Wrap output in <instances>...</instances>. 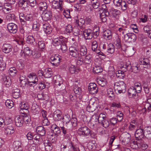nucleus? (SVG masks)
<instances>
[{
	"mask_svg": "<svg viewBox=\"0 0 151 151\" xmlns=\"http://www.w3.org/2000/svg\"><path fill=\"white\" fill-rule=\"evenodd\" d=\"M90 120L96 124H99L105 128L110 126L109 121L105 114L101 113L99 115L94 114L92 116Z\"/></svg>",
	"mask_w": 151,
	"mask_h": 151,
	"instance_id": "f257e3e1",
	"label": "nucleus"
},
{
	"mask_svg": "<svg viewBox=\"0 0 151 151\" xmlns=\"http://www.w3.org/2000/svg\"><path fill=\"white\" fill-rule=\"evenodd\" d=\"M14 121L16 126L20 127L22 126L24 124H27L31 122V118L26 115L24 116H17L15 117Z\"/></svg>",
	"mask_w": 151,
	"mask_h": 151,
	"instance_id": "f03ea898",
	"label": "nucleus"
},
{
	"mask_svg": "<svg viewBox=\"0 0 151 151\" xmlns=\"http://www.w3.org/2000/svg\"><path fill=\"white\" fill-rule=\"evenodd\" d=\"M126 84L123 81L116 82L114 84V88L117 90L118 93H125L126 92Z\"/></svg>",
	"mask_w": 151,
	"mask_h": 151,
	"instance_id": "7ed1b4c3",
	"label": "nucleus"
},
{
	"mask_svg": "<svg viewBox=\"0 0 151 151\" xmlns=\"http://www.w3.org/2000/svg\"><path fill=\"white\" fill-rule=\"evenodd\" d=\"M90 129L87 127L82 126L78 130V133L81 136L85 137L88 136L90 132Z\"/></svg>",
	"mask_w": 151,
	"mask_h": 151,
	"instance_id": "20e7f679",
	"label": "nucleus"
},
{
	"mask_svg": "<svg viewBox=\"0 0 151 151\" xmlns=\"http://www.w3.org/2000/svg\"><path fill=\"white\" fill-rule=\"evenodd\" d=\"M61 60L60 56L58 55H55L51 57L50 62L53 65L57 66L59 65Z\"/></svg>",
	"mask_w": 151,
	"mask_h": 151,
	"instance_id": "39448f33",
	"label": "nucleus"
},
{
	"mask_svg": "<svg viewBox=\"0 0 151 151\" xmlns=\"http://www.w3.org/2000/svg\"><path fill=\"white\" fill-rule=\"evenodd\" d=\"M69 127H67L65 125H64L62 127H60L63 133V135L65 138L68 139L70 138V132H72L71 130L69 128Z\"/></svg>",
	"mask_w": 151,
	"mask_h": 151,
	"instance_id": "423d86ee",
	"label": "nucleus"
},
{
	"mask_svg": "<svg viewBox=\"0 0 151 151\" xmlns=\"http://www.w3.org/2000/svg\"><path fill=\"white\" fill-rule=\"evenodd\" d=\"M124 40L129 42H134L136 40V35L134 33L130 32L127 33L124 36Z\"/></svg>",
	"mask_w": 151,
	"mask_h": 151,
	"instance_id": "0eeeda50",
	"label": "nucleus"
},
{
	"mask_svg": "<svg viewBox=\"0 0 151 151\" xmlns=\"http://www.w3.org/2000/svg\"><path fill=\"white\" fill-rule=\"evenodd\" d=\"M70 55L75 58H78L79 56V50L78 47L72 46L70 47L69 49Z\"/></svg>",
	"mask_w": 151,
	"mask_h": 151,
	"instance_id": "6e6552de",
	"label": "nucleus"
},
{
	"mask_svg": "<svg viewBox=\"0 0 151 151\" xmlns=\"http://www.w3.org/2000/svg\"><path fill=\"white\" fill-rule=\"evenodd\" d=\"M88 89L89 93L92 94H96L98 91V87L95 83H90Z\"/></svg>",
	"mask_w": 151,
	"mask_h": 151,
	"instance_id": "1a4fd4ad",
	"label": "nucleus"
},
{
	"mask_svg": "<svg viewBox=\"0 0 151 151\" xmlns=\"http://www.w3.org/2000/svg\"><path fill=\"white\" fill-rule=\"evenodd\" d=\"M145 131L141 128L137 129L135 132V136L136 140H140L143 138L145 136Z\"/></svg>",
	"mask_w": 151,
	"mask_h": 151,
	"instance_id": "9d476101",
	"label": "nucleus"
},
{
	"mask_svg": "<svg viewBox=\"0 0 151 151\" xmlns=\"http://www.w3.org/2000/svg\"><path fill=\"white\" fill-rule=\"evenodd\" d=\"M63 0H59V1L54 0L52 3V7L55 9H59L61 11L63 10Z\"/></svg>",
	"mask_w": 151,
	"mask_h": 151,
	"instance_id": "9b49d317",
	"label": "nucleus"
},
{
	"mask_svg": "<svg viewBox=\"0 0 151 151\" xmlns=\"http://www.w3.org/2000/svg\"><path fill=\"white\" fill-rule=\"evenodd\" d=\"M7 29L10 32L15 33L17 31L18 27L16 24L14 23H9L7 25Z\"/></svg>",
	"mask_w": 151,
	"mask_h": 151,
	"instance_id": "f8f14e48",
	"label": "nucleus"
},
{
	"mask_svg": "<svg viewBox=\"0 0 151 151\" xmlns=\"http://www.w3.org/2000/svg\"><path fill=\"white\" fill-rule=\"evenodd\" d=\"M121 139L122 142L124 143V145L127 144L130 141V135L127 133H123L121 136Z\"/></svg>",
	"mask_w": 151,
	"mask_h": 151,
	"instance_id": "ddd939ff",
	"label": "nucleus"
},
{
	"mask_svg": "<svg viewBox=\"0 0 151 151\" xmlns=\"http://www.w3.org/2000/svg\"><path fill=\"white\" fill-rule=\"evenodd\" d=\"M72 142L67 141L62 144L61 145V148L62 151H70L69 147L70 148Z\"/></svg>",
	"mask_w": 151,
	"mask_h": 151,
	"instance_id": "4468645a",
	"label": "nucleus"
},
{
	"mask_svg": "<svg viewBox=\"0 0 151 151\" xmlns=\"http://www.w3.org/2000/svg\"><path fill=\"white\" fill-rule=\"evenodd\" d=\"M101 61L99 60L98 62H96L95 63L96 66L93 68V72L97 74L103 71V68L101 66Z\"/></svg>",
	"mask_w": 151,
	"mask_h": 151,
	"instance_id": "2eb2a0df",
	"label": "nucleus"
},
{
	"mask_svg": "<svg viewBox=\"0 0 151 151\" xmlns=\"http://www.w3.org/2000/svg\"><path fill=\"white\" fill-rule=\"evenodd\" d=\"M65 40V38L63 36L54 38L52 40V44L55 46L60 45Z\"/></svg>",
	"mask_w": 151,
	"mask_h": 151,
	"instance_id": "dca6fc26",
	"label": "nucleus"
},
{
	"mask_svg": "<svg viewBox=\"0 0 151 151\" xmlns=\"http://www.w3.org/2000/svg\"><path fill=\"white\" fill-rule=\"evenodd\" d=\"M83 34L86 39H91L93 37V30L90 29H85L83 32Z\"/></svg>",
	"mask_w": 151,
	"mask_h": 151,
	"instance_id": "f3484780",
	"label": "nucleus"
},
{
	"mask_svg": "<svg viewBox=\"0 0 151 151\" xmlns=\"http://www.w3.org/2000/svg\"><path fill=\"white\" fill-rule=\"evenodd\" d=\"M12 47L9 44H4L2 47L3 52L5 53H8L12 50Z\"/></svg>",
	"mask_w": 151,
	"mask_h": 151,
	"instance_id": "a211bd4d",
	"label": "nucleus"
},
{
	"mask_svg": "<svg viewBox=\"0 0 151 151\" xmlns=\"http://www.w3.org/2000/svg\"><path fill=\"white\" fill-rule=\"evenodd\" d=\"M22 144L20 141H16L13 143L14 151H23L22 148Z\"/></svg>",
	"mask_w": 151,
	"mask_h": 151,
	"instance_id": "6ab92c4d",
	"label": "nucleus"
},
{
	"mask_svg": "<svg viewBox=\"0 0 151 151\" xmlns=\"http://www.w3.org/2000/svg\"><path fill=\"white\" fill-rule=\"evenodd\" d=\"M28 77L29 80V81H30L31 83H32L35 85L37 84L38 81V79L35 73H30L28 75Z\"/></svg>",
	"mask_w": 151,
	"mask_h": 151,
	"instance_id": "aec40b11",
	"label": "nucleus"
},
{
	"mask_svg": "<svg viewBox=\"0 0 151 151\" xmlns=\"http://www.w3.org/2000/svg\"><path fill=\"white\" fill-rule=\"evenodd\" d=\"M103 36L105 39L110 40L112 37V32L109 29L106 30L104 32Z\"/></svg>",
	"mask_w": 151,
	"mask_h": 151,
	"instance_id": "412c9836",
	"label": "nucleus"
},
{
	"mask_svg": "<svg viewBox=\"0 0 151 151\" xmlns=\"http://www.w3.org/2000/svg\"><path fill=\"white\" fill-rule=\"evenodd\" d=\"M70 117L69 115H65L63 117V125H65L66 127H68L70 124Z\"/></svg>",
	"mask_w": 151,
	"mask_h": 151,
	"instance_id": "4be33fe9",
	"label": "nucleus"
},
{
	"mask_svg": "<svg viewBox=\"0 0 151 151\" xmlns=\"http://www.w3.org/2000/svg\"><path fill=\"white\" fill-rule=\"evenodd\" d=\"M14 131V127L12 125H8L7 127L5 128L4 133L6 135H10L13 134Z\"/></svg>",
	"mask_w": 151,
	"mask_h": 151,
	"instance_id": "5701e85b",
	"label": "nucleus"
},
{
	"mask_svg": "<svg viewBox=\"0 0 151 151\" xmlns=\"http://www.w3.org/2000/svg\"><path fill=\"white\" fill-rule=\"evenodd\" d=\"M36 132L37 134L41 136H44L46 133L45 129L43 126H39L37 127Z\"/></svg>",
	"mask_w": 151,
	"mask_h": 151,
	"instance_id": "b1692460",
	"label": "nucleus"
},
{
	"mask_svg": "<svg viewBox=\"0 0 151 151\" xmlns=\"http://www.w3.org/2000/svg\"><path fill=\"white\" fill-rule=\"evenodd\" d=\"M109 16V13L108 12H102L100 14V17L102 22H106L107 20V17Z\"/></svg>",
	"mask_w": 151,
	"mask_h": 151,
	"instance_id": "393cba45",
	"label": "nucleus"
},
{
	"mask_svg": "<svg viewBox=\"0 0 151 151\" xmlns=\"http://www.w3.org/2000/svg\"><path fill=\"white\" fill-rule=\"evenodd\" d=\"M35 39L33 35H28L26 38V41L27 43L34 46L35 44Z\"/></svg>",
	"mask_w": 151,
	"mask_h": 151,
	"instance_id": "a878e982",
	"label": "nucleus"
},
{
	"mask_svg": "<svg viewBox=\"0 0 151 151\" xmlns=\"http://www.w3.org/2000/svg\"><path fill=\"white\" fill-rule=\"evenodd\" d=\"M43 28L44 31L47 34H49L52 32V28L49 24L45 23L43 24Z\"/></svg>",
	"mask_w": 151,
	"mask_h": 151,
	"instance_id": "bb28decb",
	"label": "nucleus"
},
{
	"mask_svg": "<svg viewBox=\"0 0 151 151\" xmlns=\"http://www.w3.org/2000/svg\"><path fill=\"white\" fill-rule=\"evenodd\" d=\"M137 93V91L134 86L131 87L128 90V95L130 96L134 97Z\"/></svg>",
	"mask_w": 151,
	"mask_h": 151,
	"instance_id": "cd10ccee",
	"label": "nucleus"
},
{
	"mask_svg": "<svg viewBox=\"0 0 151 151\" xmlns=\"http://www.w3.org/2000/svg\"><path fill=\"white\" fill-rule=\"evenodd\" d=\"M18 4L19 7H22L24 10H25L29 6L27 0H19Z\"/></svg>",
	"mask_w": 151,
	"mask_h": 151,
	"instance_id": "c85d7f7f",
	"label": "nucleus"
},
{
	"mask_svg": "<svg viewBox=\"0 0 151 151\" xmlns=\"http://www.w3.org/2000/svg\"><path fill=\"white\" fill-rule=\"evenodd\" d=\"M12 9V5L8 3H5L4 5L3 12L4 14H8L9 12Z\"/></svg>",
	"mask_w": 151,
	"mask_h": 151,
	"instance_id": "c756f323",
	"label": "nucleus"
},
{
	"mask_svg": "<svg viewBox=\"0 0 151 151\" xmlns=\"http://www.w3.org/2000/svg\"><path fill=\"white\" fill-rule=\"evenodd\" d=\"M52 17L51 11H49L42 14V18L43 20L47 21L50 20Z\"/></svg>",
	"mask_w": 151,
	"mask_h": 151,
	"instance_id": "7c9ffc66",
	"label": "nucleus"
},
{
	"mask_svg": "<svg viewBox=\"0 0 151 151\" xmlns=\"http://www.w3.org/2000/svg\"><path fill=\"white\" fill-rule=\"evenodd\" d=\"M96 103H94L91 105L89 104L86 107L87 111L89 112H93L96 109Z\"/></svg>",
	"mask_w": 151,
	"mask_h": 151,
	"instance_id": "2f4dec72",
	"label": "nucleus"
},
{
	"mask_svg": "<svg viewBox=\"0 0 151 151\" xmlns=\"http://www.w3.org/2000/svg\"><path fill=\"white\" fill-rule=\"evenodd\" d=\"M114 43L115 45L116 48L117 49H121L122 50L121 39L119 36H118L116 38Z\"/></svg>",
	"mask_w": 151,
	"mask_h": 151,
	"instance_id": "473e14b6",
	"label": "nucleus"
},
{
	"mask_svg": "<svg viewBox=\"0 0 151 151\" xmlns=\"http://www.w3.org/2000/svg\"><path fill=\"white\" fill-rule=\"evenodd\" d=\"M145 134V137L149 140L151 139V127H147L144 133Z\"/></svg>",
	"mask_w": 151,
	"mask_h": 151,
	"instance_id": "72a5a7b5",
	"label": "nucleus"
},
{
	"mask_svg": "<svg viewBox=\"0 0 151 151\" xmlns=\"http://www.w3.org/2000/svg\"><path fill=\"white\" fill-rule=\"evenodd\" d=\"M51 129L52 132L53 131L54 132H55L56 134H60L61 132L60 128L55 124H52L51 127Z\"/></svg>",
	"mask_w": 151,
	"mask_h": 151,
	"instance_id": "f704fd0d",
	"label": "nucleus"
},
{
	"mask_svg": "<svg viewBox=\"0 0 151 151\" xmlns=\"http://www.w3.org/2000/svg\"><path fill=\"white\" fill-rule=\"evenodd\" d=\"M122 68L125 69V70H123L124 72H126L127 70L132 71V66L131 65L130 63L129 62H127L124 65Z\"/></svg>",
	"mask_w": 151,
	"mask_h": 151,
	"instance_id": "c9c22d12",
	"label": "nucleus"
},
{
	"mask_svg": "<svg viewBox=\"0 0 151 151\" xmlns=\"http://www.w3.org/2000/svg\"><path fill=\"white\" fill-rule=\"evenodd\" d=\"M20 107L21 109L24 110L26 112H29V105L27 103L22 102L20 105Z\"/></svg>",
	"mask_w": 151,
	"mask_h": 151,
	"instance_id": "e433bc0d",
	"label": "nucleus"
},
{
	"mask_svg": "<svg viewBox=\"0 0 151 151\" xmlns=\"http://www.w3.org/2000/svg\"><path fill=\"white\" fill-rule=\"evenodd\" d=\"M39 6V9L43 11H45L47 8V4L44 1L40 3Z\"/></svg>",
	"mask_w": 151,
	"mask_h": 151,
	"instance_id": "4c0bfd02",
	"label": "nucleus"
},
{
	"mask_svg": "<svg viewBox=\"0 0 151 151\" xmlns=\"http://www.w3.org/2000/svg\"><path fill=\"white\" fill-rule=\"evenodd\" d=\"M107 48V51L108 53L112 54L114 52L115 47L113 44L112 43L109 44Z\"/></svg>",
	"mask_w": 151,
	"mask_h": 151,
	"instance_id": "58836bf2",
	"label": "nucleus"
},
{
	"mask_svg": "<svg viewBox=\"0 0 151 151\" xmlns=\"http://www.w3.org/2000/svg\"><path fill=\"white\" fill-rule=\"evenodd\" d=\"M117 32L120 35H124V36L125 35V34L127 33V29L125 27L122 26L118 28Z\"/></svg>",
	"mask_w": 151,
	"mask_h": 151,
	"instance_id": "ea45409f",
	"label": "nucleus"
},
{
	"mask_svg": "<svg viewBox=\"0 0 151 151\" xmlns=\"http://www.w3.org/2000/svg\"><path fill=\"white\" fill-rule=\"evenodd\" d=\"M91 3L94 9H97L100 6V3L99 0H91Z\"/></svg>",
	"mask_w": 151,
	"mask_h": 151,
	"instance_id": "a19ab883",
	"label": "nucleus"
},
{
	"mask_svg": "<svg viewBox=\"0 0 151 151\" xmlns=\"http://www.w3.org/2000/svg\"><path fill=\"white\" fill-rule=\"evenodd\" d=\"M19 18L21 24L22 25H24L26 24V22L24 20L25 16L23 13L21 12L19 13Z\"/></svg>",
	"mask_w": 151,
	"mask_h": 151,
	"instance_id": "79ce46f5",
	"label": "nucleus"
},
{
	"mask_svg": "<svg viewBox=\"0 0 151 151\" xmlns=\"http://www.w3.org/2000/svg\"><path fill=\"white\" fill-rule=\"evenodd\" d=\"M17 72L16 68L14 67L10 68L9 70L10 76L12 77L16 75Z\"/></svg>",
	"mask_w": 151,
	"mask_h": 151,
	"instance_id": "37998d69",
	"label": "nucleus"
},
{
	"mask_svg": "<svg viewBox=\"0 0 151 151\" xmlns=\"http://www.w3.org/2000/svg\"><path fill=\"white\" fill-rule=\"evenodd\" d=\"M20 90L18 88L14 89L12 91V96L14 99L18 98L20 96Z\"/></svg>",
	"mask_w": 151,
	"mask_h": 151,
	"instance_id": "c03bdc74",
	"label": "nucleus"
},
{
	"mask_svg": "<svg viewBox=\"0 0 151 151\" xmlns=\"http://www.w3.org/2000/svg\"><path fill=\"white\" fill-rule=\"evenodd\" d=\"M107 94L109 98H110L111 100H112L114 99V93L113 91V90L111 88H109L107 90Z\"/></svg>",
	"mask_w": 151,
	"mask_h": 151,
	"instance_id": "a18cd8bd",
	"label": "nucleus"
},
{
	"mask_svg": "<svg viewBox=\"0 0 151 151\" xmlns=\"http://www.w3.org/2000/svg\"><path fill=\"white\" fill-rule=\"evenodd\" d=\"M79 50V54L81 56L85 55L87 52V49L86 46H83L81 47Z\"/></svg>",
	"mask_w": 151,
	"mask_h": 151,
	"instance_id": "49530a36",
	"label": "nucleus"
},
{
	"mask_svg": "<svg viewBox=\"0 0 151 151\" xmlns=\"http://www.w3.org/2000/svg\"><path fill=\"white\" fill-rule=\"evenodd\" d=\"M76 63L77 65L79 66L85 65L84 59L81 56L78 57V58L76 59Z\"/></svg>",
	"mask_w": 151,
	"mask_h": 151,
	"instance_id": "de8ad7c7",
	"label": "nucleus"
},
{
	"mask_svg": "<svg viewBox=\"0 0 151 151\" xmlns=\"http://www.w3.org/2000/svg\"><path fill=\"white\" fill-rule=\"evenodd\" d=\"M151 111V104L147 103H146L145 106V108L142 110L143 112H145L146 111L149 112Z\"/></svg>",
	"mask_w": 151,
	"mask_h": 151,
	"instance_id": "09e8293b",
	"label": "nucleus"
},
{
	"mask_svg": "<svg viewBox=\"0 0 151 151\" xmlns=\"http://www.w3.org/2000/svg\"><path fill=\"white\" fill-rule=\"evenodd\" d=\"M5 105L8 108L11 109L14 106V103L12 100H7L5 102Z\"/></svg>",
	"mask_w": 151,
	"mask_h": 151,
	"instance_id": "8fccbe9b",
	"label": "nucleus"
},
{
	"mask_svg": "<svg viewBox=\"0 0 151 151\" xmlns=\"http://www.w3.org/2000/svg\"><path fill=\"white\" fill-rule=\"evenodd\" d=\"M41 136V135L38 134H34L33 136V139L36 141V142H37V143L39 144L42 141Z\"/></svg>",
	"mask_w": 151,
	"mask_h": 151,
	"instance_id": "3c124183",
	"label": "nucleus"
},
{
	"mask_svg": "<svg viewBox=\"0 0 151 151\" xmlns=\"http://www.w3.org/2000/svg\"><path fill=\"white\" fill-rule=\"evenodd\" d=\"M60 45V49L63 52H64L67 50V48L65 44V40H64Z\"/></svg>",
	"mask_w": 151,
	"mask_h": 151,
	"instance_id": "603ef678",
	"label": "nucleus"
},
{
	"mask_svg": "<svg viewBox=\"0 0 151 151\" xmlns=\"http://www.w3.org/2000/svg\"><path fill=\"white\" fill-rule=\"evenodd\" d=\"M70 125L72 126L73 127H76L77 125V120L76 118L73 117L71 119H70Z\"/></svg>",
	"mask_w": 151,
	"mask_h": 151,
	"instance_id": "864d4df0",
	"label": "nucleus"
},
{
	"mask_svg": "<svg viewBox=\"0 0 151 151\" xmlns=\"http://www.w3.org/2000/svg\"><path fill=\"white\" fill-rule=\"evenodd\" d=\"M140 63L143 65H148L150 64V61L147 58H142L140 60Z\"/></svg>",
	"mask_w": 151,
	"mask_h": 151,
	"instance_id": "5fc2aeb1",
	"label": "nucleus"
},
{
	"mask_svg": "<svg viewBox=\"0 0 151 151\" xmlns=\"http://www.w3.org/2000/svg\"><path fill=\"white\" fill-rule=\"evenodd\" d=\"M91 55H87L85 56V58L83 59L85 65L90 64L91 63Z\"/></svg>",
	"mask_w": 151,
	"mask_h": 151,
	"instance_id": "6e6d98bb",
	"label": "nucleus"
},
{
	"mask_svg": "<svg viewBox=\"0 0 151 151\" xmlns=\"http://www.w3.org/2000/svg\"><path fill=\"white\" fill-rule=\"evenodd\" d=\"M76 22L78 24V26H82L85 23L84 19L83 18H80L78 20H76Z\"/></svg>",
	"mask_w": 151,
	"mask_h": 151,
	"instance_id": "4d7b16f0",
	"label": "nucleus"
},
{
	"mask_svg": "<svg viewBox=\"0 0 151 151\" xmlns=\"http://www.w3.org/2000/svg\"><path fill=\"white\" fill-rule=\"evenodd\" d=\"M28 3L30 6L35 7L37 6L36 0H27Z\"/></svg>",
	"mask_w": 151,
	"mask_h": 151,
	"instance_id": "13d9d810",
	"label": "nucleus"
},
{
	"mask_svg": "<svg viewBox=\"0 0 151 151\" xmlns=\"http://www.w3.org/2000/svg\"><path fill=\"white\" fill-rule=\"evenodd\" d=\"M73 91L75 94H80L82 92L81 88L77 86L74 87Z\"/></svg>",
	"mask_w": 151,
	"mask_h": 151,
	"instance_id": "bf43d9fd",
	"label": "nucleus"
},
{
	"mask_svg": "<svg viewBox=\"0 0 151 151\" xmlns=\"http://www.w3.org/2000/svg\"><path fill=\"white\" fill-rule=\"evenodd\" d=\"M24 54L27 56H30L32 54V51L28 47L24 48Z\"/></svg>",
	"mask_w": 151,
	"mask_h": 151,
	"instance_id": "052dcab7",
	"label": "nucleus"
},
{
	"mask_svg": "<svg viewBox=\"0 0 151 151\" xmlns=\"http://www.w3.org/2000/svg\"><path fill=\"white\" fill-rule=\"evenodd\" d=\"M140 69V68L138 65H136L132 66V71L134 73H137L139 72Z\"/></svg>",
	"mask_w": 151,
	"mask_h": 151,
	"instance_id": "680f3d73",
	"label": "nucleus"
},
{
	"mask_svg": "<svg viewBox=\"0 0 151 151\" xmlns=\"http://www.w3.org/2000/svg\"><path fill=\"white\" fill-rule=\"evenodd\" d=\"M112 13L113 17L116 18L117 16L120 14L121 12L119 10L116 9H113L112 10Z\"/></svg>",
	"mask_w": 151,
	"mask_h": 151,
	"instance_id": "e2e57ef3",
	"label": "nucleus"
},
{
	"mask_svg": "<svg viewBox=\"0 0 151 151\" xmlns=\"http://www.w3.org/2000/svg\"><path fill=\"white\" fill-rule=\"evenodd\" d=\"M65 31L66 33H71L73 31L72 27L70 24L68 25L65 27Z\"/></svg>",
	"mask_w": 151,
	"mask_h": 151,
	"instance_id": "0e129e2a",
	"label": "nucleus"
},
{
	"mask_svg": "<svg viewBox=\"0 0 151 151\" xmlns=\"http://www.w3.org/2000/svg\"><path fill=\"white\" fill-rule=\"evenodd\" d=\"M134 88H136L138 93H140L142 90V87L140 83H137L134 84Z\"/></svg>",
	"mask_w": 151,
	"mask_h": 151,
	"instance_id": "69168bd1",
	"label": "nucleus"
},
{
	"mask_svg": "<svg viewBox=\"0 0 151 151\" xmlns=\"http://www.w3.org/2000/svg\"><path fill=\"white\" fill-rule=\"evenodd\" d=\"M118 119L116 118H112L111 119L109 120L110 123V126H114L117 123Z\"/></svg>",
	"mask_w": 151,
	"mask_h": 151,
	"instance_id": "338daca9",
	"label": "nucleus"
},
{
	"mask_svg": "<svg viewBox=\"0 0 151 151\" xmlns=\"http://www.w3.org/2000/svg\"><path fill=\"white\" fill-rule=\"evenodd\" d=\"M39 47L41 50L44 49L45 47V44L44 41H39L38 42Z\"/></svg>",
	"mask_w": 151,
	"mask_h": 151,
	"instance_id": "774afa93",
	"label": "nucleus"
}]
</instances>
